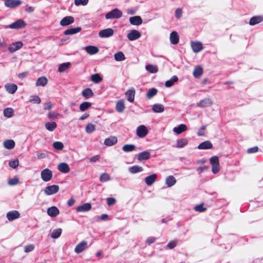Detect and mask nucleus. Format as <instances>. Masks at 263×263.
Wrapping results in <instances>:
<instances>
[{
    "label": "nucleus",
    "instance_id": "1",
    "mask_svg": "<svg viewBox=\"0 0 263 263\" xmlns=\"http://www.w3.org/2000/svg\"><path fill=\"white\" fill-rule=\"evenodd\" d=\"M210 163L212 165V172L214 174H217L220 170L219 161L217 156L212 157L210 159Z\"/></svg>",
    "mask_w": 263,
    "mask_h": 263
},
{
    "label": "nucleus",
    "instance_id": "2",
    "mask_svg": "<svg viewBox=\"0 0 263 263\" xmlns=\"http://www.w3.org/2000/svg\"><path fill=\"white\" fill-rule=\"evenodd\" d=\"M122 12L118 8L114 9L105 14L107 20L112 18H120L122 16Z\"/></svg>",
    "mask_w": 263,
    "mask_h": 263
},
{
    "label": "nucleus",
    "instance_id": "3",
    "mask_svg": "<svg viewBox=\"0 0 263 263\" xmlns=\"http://www.w3.org/2000/svg\"><path fill=\"white\" fill-rule=\"evenodd\" d=\"M41 176L42 179L44 181H49L52 178V172L48 168H45L41 172Z\"/></svg>",
    "mask_w": 263,
    "mask_h": 263
},
{
    "label": "nucleus",
    "instance_id": "4",
    "mask_svg": "<svg viewBox=\"0 0 263 263\" xmlns=\"http://www.w3.org/2000/svg\"><path fill=\"white\" fill-rule=\"evenodd\" d=\"M26 25V23L23 20H18L15 22L11 24L9 28L11 29H18L24 28Z\"/></svg>",
    "mask_w": 263,
    "mask_h": 263
},
{
    "label": "nucleus",
    "instance_id": "5",
    "mask_svg": "<svg viewBox=\"0 0 263 263\" xmlns=\"http://www.w3.org/2000/svg\"><path fill=\"white\" fill-rule=\"evenodd\" d=\"M59 190V185H52L47 186L44 190V192L47 195H50L57 193Z\"/></svg>",
    "mask_w": 263,
    "mask_h": 263
},
{
    "label": "nucleus",
    "instance_id": "6",
    "mask_svg": "<svg viewBox=\"0 0 263 263\" xmlns=\"http://www.w3.org/2000/svg\"><path fill=\"white\" fill-rule=\"evenodd\" d=\"M136 133L139 137L143 138L147 134L148 130L144 125H142L137 127Z\"/></svg>",
    "mask_w": 263,
    "mask_h": 263
},
{
    "label": "nucleus",
    "instance_id": "7",
    "mask_svg": "<svg viewBox=\"0 0 263 263\" xmlns=\"http://www.w3.org/2000/svg\"><path fill=\"white\" fill-rule=\"evenodd\" d=\"M114 34V30L111 28L101 30L99 33L100 37L102 38L109 37Z\"/></svg>",
    "mask_w": 263,
    "mask_h": 263
},
{
    "label": "nucleus",
    "instance_id": "8",
    "mask_svg": "<svg viewBox=\"0 0 263 263\" xmlns=\"http://www.w3.org/2000/svg\"><path fill=\"white\" fill-rule=\"evenodd\" d=\"M74 22V18L73 16H67L61 20L60 24L62 26H66L72 24Z\"/></svg>",
    "mask_w": 263,
    "mask_h": 263
},
{
    "label": "nucleus",
    "instance_id": "9",
    "mask_svg": "<svg viewBox=\"0 0 263 263\" xmlns=\"http://www.w3.org/2000/svg\"><path fill=\"white\" fill-rule=\"evenodd\" d=\"M5 5L8 8H14L22 4L20 0H7L5 1Z\"/></svg>",
    "mask_w": 263,
    "mask_h": 263
},
{
    "label": "nucleus",
    "instance_id": "10",
    "mask_svg": "<svg viewBox=\"0 0 263 263\" xmlns=\"http://www.w3.org/2000/svg\"><path fill=\"white\" fill-rule=\"evenodd\" d=\"M141 36L140 33L136 30H132L127 34V37L129 41H134Z\"/></svg>",
    "mask_w": 263,
    "mask_h": 263
},
{
    "label": "nucleus",
    "instance_id": "11",
    "mask_svg": "<svg viewBox=\"0 0 263 263\" xmlns=\"http://www.w3.org/2000/svg\"><path fill=\"white\" fill-rule=\"evenodd\" d=\"M20 216V214L17 211H12L7 213V218L9 221H13Z\"/></svg>",
    "mask_w": 263,
    "mask_h": 263
},
{
    "label": "nucleus",
    "instance_id": "12",
    "mask_svg": "<svg viewBox=\"0 0 263 263\" xmlns=\"http://www.w3.org/2000/svg\"><path fill=\"white\" fill-rule=\"evenodd\" d=\"M191 47L194 52H198L203 49L202 44L200 42H192Z\"/></svg>",
    "mask_w": 263,
    "mask_h": 263
},
{
    "label": "nucleus",
    "instance_id": "13",
    "mask_svg": "<svg viewBox=\"0 0 263 263\" xmlns=\"http://www.w3.org/2000/svg\"><path fill=\"white\" fill-rule=\"evenodd\" d=\"M213 102L210 98H204L201 100L198 104L197 106L200 107H206L210 106L212 105Z\"/></svg>",
    "mask_w": 263,
    "mask_h": 263
},
{
    "label": "nucleus",
    "instance_id": "14",
    "mask_svg": "<svg viewBox=\"0 0 263 263\" xmlns=\"http://www.w3.org/2000/svg\"><path fill=\"white\" fill-rule=\"evenodd\" d=\"M87 242L85 241H82L78 244L74 249V251L77 253H80L83 252L86 248Z\"/></svg>",
    "mask_w": 263,
    "mask_h": 263
},
{
    "label": "nucleus",
    "instance_id": "15",
    "mask_svg": "<svg viewBox=\"0 0 263 263\" xmlns=\"http://www.w3.org/2000/svg\"><path fill=\"white\" fill-rule=\"evenodd\" d=\"M47 212L48 215L52 217H56L60 213L59 209L54 206L49 208L47 209Z\"/></svg>",
    "mask_w": 263,
    "mask_h": 263
},
{
    "label": "nucleus",
    "instance_id": "16",
    "mask_svg": "<svg viewBox=\"0 0 263 263\" xmlns=\"http://www.w3.org/2000/svg\"><path fill=\"white\" fill-rule=\"evenodd\" d=\"M6 91L10 94H14L17 89V86L14 84H6L5 85Z\"/></svg>",
    "mask_w": 263,
    "mask_h": 263
},
{
    "label": "nucleus",
    "instance_id": "17",
    "mask_svg": "<svg viewBox=\"0 0 263 263\" xmlns=\"http://www.w3.org/2000/svg\"><path fill=\"white\" fill-rule=\"evenodd\" d=\"M23 46V43L21 42H16L12 43L9 47L8 49L10 52H13L20 48Z\"/></svg>",
    "mask_w": 263,
    "mask_h": 263
},
{
    "label": "nucleus",
    "instance_id": "18",
    "mask_svg": "<svg viewBox=\"0 0 263 263\" xmlns=\"http://www.w3.org/2000/svg\"><path fill=\"white\" fill-rule=\"evenodd\" d=\"M263 21V16L258 15L253 16L249 21V24L251 26H254L258 24Z\"/></svg>",
    "mask_w": 263,
    "mask_h": 263
},
{
    "label": "nucleus",
    "instance_id": "19",
    "mask_svg": "<svg viewBox=\"0 0 263 263\" xmlns=\"http://www.w3.org/2000/svg\"><path fill=\"white\" fill-rule=\"evenodd\" d=\"M91 209V204L89 203H85L81 205L78 206L76 209V211L78 212H86L89 211Z\"/></svg>",
    "mask_w": 263,
    "mask_h": 263
},
{
    "label": "nucleus",
    "instance_id": "20",
    "mask_svg": "<svg viewBox=\"0 0 263 263\" xmlns=\"http://www.w3.org/2000/svg\"><path fill=\"white\" fill-rule=\"evenodd\" d=\"M129 22L132 25L139 26L142 23V20L140 16H135L129 18Z\"/></svg>",
    "mask_w": 263,
    "mask_h": 263
},
{
    "label": "nucleus",
    "instance_id": "21",
    "mask_svg": "<svg viewBox=\"0 0 263 263\" xmlns=\"http://www.w3.org/2000/svg\"><path fill=\"white\" fill-rule=\"evenodd\" d=\"M58 169L63 173H67L70 171L69 165L65 162L60 163L58 166Z\"/></svg>",
    "mask_w": 263,
    "mask_h": 263
},
{
    "label": "nucleus",
    "instance_id": "22",
    "mask_svg": "<svg viewBox=\"0 0 263 263\" xmlns=\"http://www.w3.org/2000/svg\"><path fill=\"white\" fill-rule=\"evenodd\" d=\"M170 42L173 45L177 44L179 40V36L176 31H173L170 34Z\"/></svg>",
    "mask_w": 263,
    "mask_h": 263
},
{
    "label": "nucleus",
    "instance_id": "23",
    "mask_svg": "<svg viewBox=\"0 0 263 263\" xmlns=\"http://www.w3.org/2000/svg\"><path fill=\"white\" fill-rule=\"evenodd\" d=\"M151 154L148 151H143L138 155L137 158L139 161L146 160L150 158Z\"/></svg>",
    "mask_w": 263,
    "mask_h": 263
},
{
    "label": "nucleus",
    "instance_id": "24",
    "mask_svg": "<svg viewBox=\"0 0 263 263\" xmlns=\"http://www.w3.org/2000/svg\"><path fill=\"white\" fill-rule=\"evenodd\" d=\"M157 175L155 174H152L149 176H147L145 178V183L147 185H152L156 181L157 178Z\"/></svg>",
    "mask_w": 263,
    "mask_h": 263
},
{
    "label": "nucleus",
    "instance_id": "25",
    "mask_svg": "<svg viewBox=\"0 0 263 263\" xmlns=\"http://www.w3.org/2000/svg\"><path fill=\"white\" fill-rule=\"evenodd\" d=\"M213 147V144L210 141H205L201 143L198 146L199 149H211Z\"/></svg>",
    "mask_w": 263,
    "mask_h": 263
},
{
    "label": "nucleus",
    "instance_id": "26",
    "mask_svg": "<svg viewBox=\"0 0 263 263\" xmlns=\"http://www.w3.org/2000/svg\"><path fill=\"white\" fill-rule=\"evenodd\" d=\"M193 76L195 78H200L203 74V68L200 66H196L193 71Z\"/></svg>",
    "mask_w": 263,
    "mask_h": 263
},
{
    "label": "nucleus",
    "instance_id": "27",
    "mask_svg": "<svg viewBox=\"0 0 263 263\" xmlns=\"http://www.w3.org/2000/svg\"><path fill=\"white\" fill-rule=\"evenodd\" d=\"M82 30L81 27H77L76 28H71L66 30L64 31L65 35H72L80 32Z\"/></svg>",
    "mask_w": 263,
    "mask_h": 263
},
{
    "label": "nucleus",
    "instance_id": "28",
    "mask_svg": "<svg viewBox=\"0 0 263 263\" xmlns=\"http://www.w3.org/2000/svg\"><path fill=\"white\" fill-rule=\"evenodd\" d=\"M135 90L134 89H129L127 90L125 93L127 99L130 102H133L134 101L135 98Z\"/></svg>",
    "mask_w": 263,
    "mask_h": 263
},
{
    "label": "nucleus",
    "instance_id": "29",
    "mask_svg": "<svg viewBox=\"0 0 263 263\" xmlns=\"http://www.w3.org/2000/svg\"><path fill=\"white\" fill-rule=\"evenodd\" d=\"M187 130L186 126L184 124H181L177 127H175L173 128V131L177 134H180L182 132Z\"/></svg>",
    "mask_w": 263,
    "mask_h": 263
},
{
    "label": "nucleus",
    "instance_id": "30",
    "mask_svg": "<svg viewBox=\"0 0 263 263\" xmlns=\"http://www.w3.org/2000/svg\"><path fill=\"white\" fill-rule=\"evenodd\" d=\"M104 144L107 146H112L117 143V139L115 137H111L105 139Z\"/></svg>",
    "mask_w": 263,
    "mask_h": 263
},
{
    "label": "nucleus",
    "instance_id": "31",
    "mask_svg": "<svg viewBox=\"0 0 263 263\" xmlns=\"http://www.w3.org/2000/svg\"><path fill=\"white\" fill-rule=\"evenodd\" d=\"M176 183V180L175 178L172 176H169L166 178L165 183L168 187H171L175 184Z\"/></svg>",
    "mask_w": 263,
    "mask_h": 263
},
{
    "label": "nucleus",
    "instance_id": "32",
    "mask_svg": "<svg viewBox=\"0 0 263 263\" xmlns=\"http://www.w3.org/2000/svg\"><path fill=\"white\" fill-rule=\"evenodd\" d=\"M116 110L119 112H122L125 109L124 101L120 100L117 101L116 106Z\"/></svg>",
    "mask_w": 263,
    "mask_h": 263
},
{
    "label": "nucleus",
    "instance_id": "33",
    "mask_svg": "<svg viewBox=\"0 0 263 263\" xmlns=\"http://www.w3.org/2000/svg\"><path fill=\"white\" fill-rule=\"evenodd\" d=\"M82 95L84 98L89 99L93 96V93L91 89L87 88L82 91Z\"/></svg>",
    "mask_w": 263,
    "mask_h": 263
},
{
    "label": "nucleus",
    "instance_id": "34",
    "mask_svg": "<svg viewBox=\"0 0 263 263\" xmlns=\"http://www.w3.org/2000/svg\"><path fill=\"white\" fill-rule=\"evenodd\" d=\"M152 110L155 112H162L164 110V106L162 104H155L153 106Z\"/></svg>",
    "mask_w": 263,
    "mask_h": 263
},
{
    "label": "nucleus",
    "instance_id": "35",
    "mask_svg": "<svg viewBox=\"0 0 263 263\" xmlns=\"http://www.w3.org/2000/svg\"><path fill=\"white\" fill-rule=\"evenodd\" d=\"M85 50L89 54H95L99 52L98 48L93 46H88L86 47Z\"/></svg>",
    "mask_w": 263,
    "mask_h": 263
},
{
    "label": "nucleus",
    "instance_id": "36",
    "mask_svg": "<svg viewBox=\"0 0 263 263\" xmlns=\"http://www.w3.org/2000/svg\"><path fill=\"white\" fill-rule=\"evenodd\" d=\"M45 127L48 131L52 132L57 128V124L55 122H48L45 123Z\"/></svg>",
    "mask_w": 263,
    "mask_h": 263
},
{
    "label": "nucleus",
    "instance_id": "37",
    "mask_svg": "<svg viewBox=\"0 0 263 263\" xmlns=\"http://www.w3.org/2000/svg\"><path fill=\"white\" fill-rule=\"evenodd\" d=\"M15 142L13 140H6L4 142V147L8 149H11L15 147Z\"/></svg>",
    "mask_w": 263,
    "mask_h": 263
},
{
    "label": "nucleus",
    "instance_id": "38",
    "mask_svg": "<svg viewBox=\"0 0 263 263\" xmlns=\"http://www.w3.org/2000/svg\"><path fill=\"white\" fill-rule=\"evenodd\" d=\"M48 80L45 77H41L37 80L35 85L36 86H45Z\"/></svg>",
    "mask_w": 263,
    "mask_h": 263
},
{
    "label": "nucleus",
    "instance_id": "39",
    "mask_svg": "<svg viewBox=\"0 0 263 263\" xmlns=\"http://www.w3.org/2000/svg\"><path fill=\"white\" fill-rule=\"evenodd\" d=\"M178 80V78L177 76H174L172 77V78L170 80H167L165 82V86L166 87H170L172 86L173 85L174 83L175 82H177Z\"/></svg>",
    "mask_w": 263,
    "mask_h": 263
},
{
    "label": "nucleus",
    "instance_id": "40",
    "mask_svg": "<svg viewBox=\"0 0 263 263\" xmlns=\"http://www.w3.org/2000/svg\"><path fill=\"white\" fill-rule=\"evenodd\" d=\"M146 70L151 73H155L157 72L158 68L157 66L153 65L152 64H148L145 67Z\"/></svg>",
    "mask_w": 263,
    "mask_h": 263
},
{
    "label": "nucleus",
    "instance_id": "41",
    "mask_svg": "<svg viewBox=\"0 0 263 263\" xmlns=\"http://www.w3.org/2000/svg\"><path fill=\"white\" fill-rule=\"evenodd\" d=\"M96 130V126L94 124L89 123L85 126V132L89 134L94 132Z\"/></svg>",
    "mask_w": 263,
    "mask_h": 263
},
{
    "label": "nucleus",
    "instance_id": "42",
    "mask_svg": "<svg viewBox=\"0 0 263 263\" xmlns=\"http://www.w3.org/2000/svg\"><path fill=\"white\" fill-rule=\"evenodd\" d=\"M158 92V90L156 88H152L148 90L147 92L146 96L148 99H150L154 96H156Z\"/></svg>",
    "mask_w": 263,
    "mask_h": 263
},
{
    "label": "nucleus",
    "instance_id": "43",
    "mask_svg": "<svg viewBox=\"0 0 263 263\" xmlns=\"http://www.w3.org/2000/svg\"><path fill=\"white\" fill-rule=\"evenodd\" d=\"M3 114L5 117L10 118L14 115V111L12 108H6L4 109Z\"/></svg>",
    "mask_w": 263,
    "mask_h": 263
},
{
    "label": "nucleus",
    "instance_id": "44",
    "mask_svg": "<svg viewBox=\"0 0 263 263\" xmlns=\"http://www.w3.org/2000/svg\"><path fill=\"white\" fill-rule=\"evenodd\" d=\"M102 80V78L99 73H95L91 76V81L95 83H99Z\"/></svg>",
    "mask_w": 263,
    "mask_h": 263
},
{
    "label": "nucleus",
    "instance_id": "45",
    "mask_svg": "<svg viewBox=\"0 0 263 263\" xmlns=\"http://www.w3.org/2000/svg\"><path fill=\"white\" fill-rule=\"evenodd\" d=\"M136 146L133 144H125L122 147V150L125 152H130L134 151Z\"/></svg>",
    "mask_w": 263,
    "mask_h": 263
},
{
    "label": "nucleus",
    "instance_id": "46",
    "mask_svg": "<svg viewBox=\"0 0 263 263\" xmlns=\"http://www.w3.org/2000/svg\"><path fill=\"white\" fill-rule=\"evenodd\" d=\"M143 168L138 165H134L129 167V171L131 173L135 174L138 172H140L143 171Z\"/></svg>",
    "mask_w": 263,
    "mask_h": 263
},
{
    "label": "nucleus",
    "instance_id": "47",
    "mask_svg": "<svg viewBox=\"0 0 263 263\" xmlns=\"http://www.w3.org/2000/svg\"><path fill=\"white\" fill-rule=\"evenodd\" d=\"M91 106V103L88 102H84L80 105V110L84 111Z\"/></svg>",
    "mask_w": 263,
    "mask_h": 263
},
{
    "label": "nucleus",
    "instance_id": "48",
    "mask_svg": "<svg viewBox=\"0 0 263 263\" xmlns=\"http://www.w3.org/2000/svg\"><path fill=\"white\" fill-rule=\"evenodd\" d=\"M115 59L117 61H123L125 59V55L121 51L116 53L114 55Z\"/></svg>",
    "mask_w": 263,
    "mask_h": 263
},
{
    "label": "nucleus",
    "instance_id": "49",
    "mask_svg": "<svg viewBox=\"0 0 263 263\" xmlns=\"http://www.w3.org/2000/svg\"><path fill=\"white\" fill-rule=\"evenodd\" d=\"M188 141L186 139H179L177 141V147L178 148H182L187 145Z\"/></svg>",
    "mask_w": 263,
    "mask_h": 263
},
{
    "label": "nucleus",
    "instance_id": "50",
    "mask_svg": "<svg viewBox=\"0 0 263 263\" xmlns=\"http://www.w3.org/2000/svg\"><path fill=\"white\" fill-rule=\"evenodd\" d=\"M70 65L69 62L63 63L60 64L58 68V71L60 72L64 71L69 68Z\"/></svg>",
    "mask_w": 263,
    "mask_h": 263
},
{
    "label": "nucleus",
    "instance_id": "51",
    "mask_svg": "<svg viewBox=\"0 0 263 263\" xmlns=\"http://www.w3.org/2000/svg\"><path fill=\"white\" fill-rule=\"evenodd\" d=\"M110 180V175L106 173L102 174L100 176V181L101 182H107Z\"/></svg>",
    "mask_w": 263,
    "mask_h": 263
},
{
    "label": "nucleus",
    "instance_id": "52",
    "mask_svg": "<svg viewBox=\"0 0 263 263\" xmlns=\"http://www.w3.org/2000/svg\"><path fill=\"white\" fill-rule=\"evenodd\" d=\"M62 233V229H55L51 233V236L53 238H59Z\"/></svg>",
    "mask_w": 263,
    "mask_h": 263
},
{
    "label": "nucleus",
    "instance_id": "53",
    "mask_svg": "<svg viewBox=\"0 0 263 263\" xmlns=\"http://www.w3.org/2000/svg\"><path fill=\"white\" fill-rule=\"evenodd\" d=\"M53 147L57 150H62L64 148V145L61 142L56 141L53 143Z\"/></svg>",
    "mask_w": 263,
    "mask_h": 263
},
{
    "label": "nucleus",
    "instance_id": "54",
    "mask_svg": "<svg viewBox=\"0 0 263 263\" xmlns=\"http://www.w3.org/2000/svg\"><path fill=\"white\" fill-rule=\"evenodd\" d=\"M18 164L19 161L17 159L9 162V165L13 168H16L18 166Z\"/></svg>",
    "mask_w": 263,
    "mask_h": 263
},
{
    "label": "nucleus",
    "instance_id": "55",
    "mask_svg": "<svg viewBox=\"0 0 263 263\" xmlns=\"http://www.w3.org/2000/svg\"><path fill=\"white\" fill-rule=\"evenodd\" d=\"M194 210L197 212H202L205 211L206 208L203 207V203H201L195 206Z\"/></svg>",
    "mask_w": 263,
    "mask_h": 263
},
{
    "label": "nucleus",
    "instance_id": "56",
    "mask_svg": "<svg viewBox=\"0 0 263 263\" xmlns=\"http://www.w3.org/2000/svg\"><path fill=\"white\" fill-rule=\"evenodd\" d=\"M88 3V0H74V3L76 6H86Z\"/></svg>",
    "mask_w": 263,
    "mask_h": 263
},
{
    "label": "nucleus",
    "instance_id": "57",
    "mask_svg": "<svg viewBox=\"0 0 263 263\" xmlns=\"http://www.w3.org/2000/svg\"><path fill=\"white\" fill-rule=\"evenodd\" d=\"M19 179L17 177L12 178L8 180V184L10 185H15L18 183Z\"/></svg>",
    "mask_w": 263,
    "mask_h": 263
},
{
    "label": "nucleus",
    "instance_id": "58",
    "mask_svg": "<svg viewBox=\"0 0 263 263\" xmlns=\"http://www.w3.org/2000/svg\"><path fill=\"white\" fill-rule=\"evenodd\" d=\"M107 204L108 206H110L114 205L116 203V199L113 197H108L106 199Z\"/></svg>",
    "mask_w": 263,
    "mask_h": 263
},
{
    "label": "nucleus",
    "instance_id": "59",
    "mask_svg": "<svg viewBox=\"0 0 263 263\" xmlns=\"http://www.w3.org/2000/svg\"><path fill=\"white\" fill-rule=\"evenodd\" d=\"M177 243V240H174L171 241L170 242H169L168 243V244L167 245V247L169 249H172L176 246Z\"/></svg>",
    "mask_w": 263,
    "mask_h": 263
},
{
    "label": "nucleus",
    "instance_id": "60",
    "mask_svg": "<svg viewBox=\"0 0 263 263\" xmlns=\"http://www.w3.org/2000/svg\"><path fill=\"white\" fill-rule=\"evenodd\" d=\"M60 114L59 113L54 112V111H51L49 112L48 114V117L50 119H54L56 118L58 116H59Z\"/></svg>",
    "mask_w": 263,
    "mask_h": 263
},
{
    "label": "nucleus",
    "instance_id": "61",
    "mask_svg": "<svg viewBox=\"0 0 263 263\" xmlns=\"http://www.w3.org/2000/svg\"><path fill=\"white\" fill-rule=\"evenodd\" d=\"M156 241V238L153 237H148L145 241V243L147 245H151L155 243Z\"/></svg>",
    "mask_w": 263,
    "mask_h": 263
},
{
    "label": "nucleus",
    "instance_id": "62",
    "mask_svg": "<svg viewBox=\"0 0 263 263\" xmlns=\"http://www.w3.org/2000/svg\"><path fill=\"white\" fill-rule=\"evenodd\" d=\"M34 249V246L33 245H29L26 246L24 248V251L26 253H28L33 251Z\"/></svg>",
    "mask_w": 263,
    "mask_h": 263
},
{
    "label": "nucleus",
    "instance_id": "63",
    "mask_svg": "<svg viewBox=\"0 0 263 263\" xmlns=\"http://www.w3.org/2000/svg\"><path fill=\"white\" fill-rule=\"evenodd\" d=\"M258 151V147L257 146H254L248 149L247 153L252 154L257 152Z\"/></svg>",
    "mask_w": 263,
    "mask_h": 263
},
{
    "label": "nucleus",
    "instance_id": "64",
    "mask_svg": "<svg viewBox=\"0 0 263 263\" xmlns=\"http://www.w3.org/2000/svg\"><path fill=\"white\" fill-rule=\"evenodd\" d=\"M182 11L180 8H177L175 11V16L177 18H180L182 16Z\"/></svg>",
    "mask_w": 263,
    "mask_h": 263
}]
</instances>
